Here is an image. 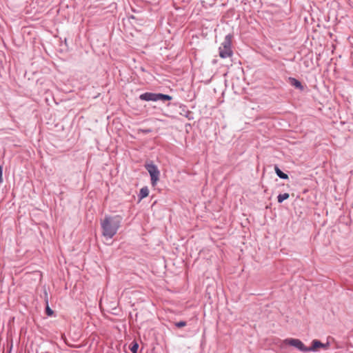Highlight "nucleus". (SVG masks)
I'll list each match as a JSON object with an SVG mask.
<instances>
[{
    "instance_id": "obj_6",
    "label": "nucleus",
    "mask_w": 353,
    "mask_h": 353,
    "mask_svg": "<svg viewBox=\"0 0 353 353\" xmlns=\"http://www.w3.org/2000/svg\"><path fill=\"white\" fill-rule=\"evenodd\" d=\"M325 347V345L318 340L312 341V345L308 347V352L316 351L319 347Z\"/></svg>"
},
{
    "instance_id": "obj_11",
    "label": "nucleus",
    "mask_w": 353,
    "mask_h": 353,
    "mask_svg": "<svg viewBox=\"0 0 353 353\" xmlns=\"http://www.w3.org/2000/svg\"><path fill=\"white\" fill-rule=\"evenodd\" d=\"M158 101H170L172 99V97L168 94L158 93Z\"/></svg>"
},
{
    "instance_id": "obj_10",
    "label": "nucleus",
    "mask_w": 353,
    "mask_h": 353,
    "mask_svg": "<svg viewBox=\"0 0 353 353\" xmlns=\"http://www.w3.org/2000/svg\"><path fill=\"white\" fill-rule=\"evenodd\" d=\"M149 190L147 187H143L140 190L139 196L140 199H142L148 196Z\"/></svg>"
},
{
    "instance_id": "obj_3",
    "label": "nucleus",
    "mask_w": 353,
    "mask_h": 353,
    "mask_svg": "<svg viewBox=\"0 0 353 353\" xmlns=\"http://www.w3.org/2000/svg\"><path fill=\"white\" fill-rule=\"evenodd\" d=\"M145 167L150 175L151 183L153 186H154L159 179V170H158L157 165L152 163L146 164Z\"/></svg>"
},
{
    "instance_id": "obj_1",
    "label": "nucleus",
    "mask_w": 353,
    "mask_h": 353,
    "mask_svg": "<svg viewBox=\"0 0 353 353\" xmlns=\"http://www.w3.org/2000/svg\"><path fill=\"white\" fill-rule=\"evenodd\" d=\"M121 219L120 216H106L101 222L103 235L108 239L112 238L120 227Z\"/></svg>"
},
{
    "instance_id": "obj_7",
    "label": "nucleus",
    "mask_w": 353,
    "mask_h": 353,
    "mask_svg": "<svg viewBox=\"0 0 353 353\" xmlns=\"http://www.w3.org/2000/svg\"><path fill=\"white\" fill-rule=\"evenodd\" d=\"M289 82L290 83V84L295 87L296 88H298L301 90H303V86L302 85L301 83L297 80L295 78H292V77H290L289 78Z\"/></svg>"
},
{
    "instance_id": "obj_13",
    "label": "nucleus",
    "mask_w": 353,
    "mask_h": 353,
    "mask_svg": "<svg viewBox=\"0 0 353 353\" xmlns=\"http://www.w3.org/2000/svg\"><path fill=\"white\" fill-rule=\"evenodd\" d=\"M139 348V344L137 342H133L130 346V350L132 353H137V350Z\"/></svg>"
},
{
    "instance_id": "obj_15",
    "label": "nucleus",
    "mask_w": 353,
    "mask_h": 353,
    "mask_svg": "<svg viewBox=\"0 0 353 353\" xmlns=\"http://www.w3.org/2000/svg\"><path fill=\"white\" fill-rule=\"evenodd\" d=\"M234 14V10H230L227 12L226 15H225V16H224V18H226V17H227L228 15H230V14L233 15Z\"/></svg>"
},
{
    "instance_id": "obj_9",
    "label": "nucleus",
    "mask_w": 353,
    "mask_h": 353,
    "mask_svg": "<svg viewBox=\"0 0 353 353\" xmlns=\"http://www.w3.org/2000/svg\"><path fill=\"white\" fill-rule=\"evenodd\" d=\"M45 298H46V313L48 316H52L54 313L53 310L49 307L48 305V293L45 292Z\"/></svg>"
},
{
    "instance_id": "obj_12",
    "label": "nucleus",
    "mask_w": 353,
    "mask_h": 353,
    "mask_svg": "<svg viewBox=\"0 0 353 353\" xmlns=\"http://www.w3.org/2000/svg\"><path fill=\"white\" fill-rule=\"evenodd\" d=\"M290 196V194L288 193H284V194H280L278 195V202L279 203H282L283 201L288 199Z\"/></svg>"
},
{
    "instance_id": "obj_5",
    "label": "nucleus",
    "mask_w": 353,
    "mask_h": 353,
    "mask_svg": "<svg viewBox=\"0 0 353 353\" xmlns=\"http://www.w3.org/2000/svg\"><path fill=\"white\" fill-rule=\"evenodd\" d=\"M158 94L157 93H152V92H145L143 94H141L139 97V99L143 101H158Z\"/></svg>"
},
{
    "instance_id": "obj_2",
    "label": "nucleus",
    "mask_w": 353,
    "mask_h": 353,
    "mask_svg": "<svg viewBox=\"0 0 353 353\" xmlns=\"http://www.w3.org/2000/svg\"><path fill=\"white\" fill-rule=\"evenodd\" d=\"M232 35L228 34L225 36L223 42L219 47V55L221 58H228L232 55L231 49Z\"/></svg>"
},
{
    "instance_id": "obj_8",
    "label": "nucleus",
    "mask_w": 353,
    "mask_h": 353,
    "mask_svg": "<svg viewBox=\"0 0 353 353\" xmlns=\"http://www.w3.org/2000/svg\"><path fill=\"white\" fill-rule=\"evenodd\" d=\"M274 170H275V172L276 174H277V176L282 179H288V175L284 172H283L277 165H275L274 166Z\"/></svg>"
},
{
    "instance_id": "obj_4",
    "label": "nucleus",
    "mask_w": 353,
    "mask_h": 353,
    "mask_svg": "<svg viewBox=\"0 0 353 353\" xmlns=\"http://www.w3.org/2000/svg\"><path fill=\"white\" fill-rule=\"evenodd\" d=\"M285 343L291 346H294L301 352H308V347H305V345L297 339H288L285 340Z\"/></svg>"
},
{
    "instance_id": "obj_14",
    "label": "nucleus",
    "mask_w": 353,
    "mask_h": 353,
    "mask_svg": "<svg viewBox=\"0 0 353 353\" xmlns=\"http://www.w3.org/2000/svg\"><path fill=\"white\" fill-rule=\"evenodd\" d=\"M175 325L177 327H184L186 325V322L185 321H179L177 323H175Z\"/></svg>"
},
{
    "instance_id": "obj_16",
    "label": "nucleus",
    "mask_w": 353,
    "mask_h": 353,
    "mask_svg": "<svg viewBox=\"0 0 353 353\" xmlns=\"http://www.w3.org/2000/svg\"><path fill=\"white\" fill-rule=\"evenodd\" d=\"M3 181L2 179V167L0 166V183H1Z\"/></svg>"
}]
</instances>
